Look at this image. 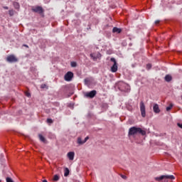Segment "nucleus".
I'll return each mask as SVG.
<instances>
[{
    "mask_svg": "<svg viewBox=\"0 0 182 182\" xmlns=\"http://www.w3.org/2000/svg\"><path fill=\"white\" fill-rule=\"evenodd\" d=\"M9 16H14V15H15V11H14V9L9 10Z\"/></svg>",
    "mask_w": 182,
    "mask_h": 182,
    "instance_id": "18",
    "label": "nucleus"
},
{
    "mask_svg": "<svg viewBox=\"0 0 182 182\" xmlns=\"http://www.w3.org/2000/svg\"><path fill=\"white\" fill-rule=\"evenodd\" d=\"M110 62H113L114 63L111 67V72H112V73H116V72H117V61H116V58H111Z\"/></svg>",
    "mask_w": 182,
    "mask_h": 182,
    "instance_id": "5",
    "label": "nucleus"
},
{
    "mask_svg": "<svg viewBox=\"0 0 182 182\" xmlns=\"http://www.w3.org/2000/svg\"><path fill=\"white\" fill-rule=\"evenodd\" d=\"M26 96H27V97H31V93L26 92Z\"/></svg>",
    "mask_w": 182,
    "mask_h": 182,
    "instance_id": "28",
    "label": "nucleus"
},
{
    "mask_svg": "<svg viewBox=\"0 0 182 182\" xmlns=\"http://www.w3.org/2000/svg\"><path fill=\"white\" fill-rule=\"evenodd\" d=\"M171 109H173V104H170L169 106L166 107V112H170Z\"/></svg>",
    "mask_w": 182,
    "mask_h": 182,
    "instance_id": "20",
    "label": "nucleus"
},
{
    "mask_svg": "<svg viewBox=\"0 0 182 182\" xmlns=\"http://www.w3.org/2000/svg\"><path fill=\"white\" fill-rule=\"evenodd\" d=\"M38 139L41 141H42V143H47L46 139L44 138V136H43V135L41 134H38Z\"/></svg>",
    "mask_w": 182,
    "mask_h": 182,
    "instance_id": "14",
    "label": "nucleus"
},
{
    "mask_svg": "<svg viewBox=\"0 0 182 182\" xmlns=\"http://www.w3.org/2000/svg\"><path fill=\"white\" fill-rule=\"evenodd\" d=\"M90 56L93 59V60H97V59H99V58L102 56V54H100V53H97V55H95V53H91Z\"/></svg>",
    "mask_w": 182,
    "mask_h": 182,
    "instance_id": "9",
    "label": "nucleus"
},
{
    "mask_svg": "<svg viewBox=\"0 0 182 182\" xmlns=\"http://www.w3.org/2000/svg\"><path fill=\"white\" fill-rule=\"evenodd\" d=\"M159 23H160V20H156V21H155V24H156V25H159Z\"/></svg>",
    "mask_w": 182,
    "mask_h": 182,
    "instance_id": "31",
    "label": "nucleus"
},
{
    "mask_svg": "<svg viewBox=\"0 0 182 182\" xmlns=\"http://www.w3.org/2000/svg\"><path fill=\"white\" fill-rule=\"evenodd\" d=\"M147 70H150L151 69V64L149 63L146 65Z\"/></svg>",
    "mask_w": 182,
    "mask_h": 182,
    "instance_id": "26",
    "label": "nucleus"
},
{
    "mask_svg": "<svg viewBox=\"0 0 182 182\" xmlns=\"http://www.w3.org/2000/svg\"><path fill=\"white\" fill-rule=\"evenodd\" d=\"M31 11H32V12H34L35 14H38L39 15H41L42 16H43V14L45 13V10L41 6H33L31 8Z\"/></svg>",
    "mask_w": 182,
    "mask_h": 182,
    "instance_id": "3",
    "label": "nucleus"
},
{
    "mask_svg": "<svg viewBox=\"0 0 182 182\" xmlns=\"http://www.w3.org/2000/svg\"><path fill=\"white\" fill-rule=\"evenodd\" d=\"M3 8H4V9H9V8L8 6H4Z\"/></svg>",
    "mask_w": 182,
    "mask_h": 182,
    "instance_id": "33",
    "label": "nucleus"
},
{
    "mask_svg": "<svg viewBox=\"0 0 182 182\" xmlns=\"http://www.w3.org/2000/svg\"><path fill=\"white\" fill-rule=\"evenodd\" d=\"M113 33H122V28H119L117 27H114L112 29Z\"/></svg>",
    "mask_w": 182,
    "mask_h": 182,
    "instance_id": "12",
    "label": "nucleus"
},
{
    "mask_svg": "<svg viewBox=\"0 0 182 182\" xmlns=\"http://www.w3.org/2000/svg\"><path fill=\"white\" fill-rule=\"evenodd\" d=\"M69 173H70L69 168H65L64 170V176L68 177V176H69Z\"/></svg>",
    "mask_w": 182,
    "mask_h": 182,
    "instance_id": "16",
    "label": "nucleus"
},
{
    "mask_svg": "<svg viewBox=\"0 0 182 182\" xmlns=\"http://www.w3.org/2000/svg\"><path fill=\"white\" fill-rule=\"evenodd\" d=\"M47 123H48L49 124H52V123H53V120L50 118H48Z\"/></svg>",
    "mask_w": 182,
    "mask_h": 182,
    "instance_id": "21",
    "label": "nucleus"
},
{
    "mask_svg": "<svg viewBox=\"0 0 182 182\" xmlns=\"http://www.w3.org/2000/svg\"><path fill=\"white\" fill-rule=\"evenodd\" d=\"M41 89H45V88L48 89V85H46V84H42L41 85Z\"/></svg>",
    "mask_w": 182,
    "mask_h": 182,
    "instance_id": "25",
    "label": "nucleus"
},
{
    "mask_svg": "<svg viewBox=\"0 0 182 182\" xmlns=\"http://www.w3.org/2000/svg\"><path fill=\"white\" fill-rule=\"evenodd\" d=\"M165 80L168 82H171L173 80V77L171 75H166L164 77Z\"/></svg>",
    "mask_w": 182,
    "mask_h": 182,
    "instance_id": "15",
    "label": "nucleus"
},
{
    "mask_svg": "<svg viewBox=\"0 0 182 182\" xmlns=\"http://www.w3.org/2000/svg\"><path fill=\"white\" fill-rule=\"evenodd\" d=\"M76 66H77V64L76 63V62H72L71 63V67L72 68H76Z\"/></svg>",
    "mask_w": 182,
    "mask_h": 182,
    "instance_id": "24",
    "label": "nucleus"
},
{
    "mask_svg": "<svg viewBox=\"0 0 182 182\" xmlns=\"http://www.w3.org/2000/svg\"><path fill=\"white\" fill-rule=\"evenodd\" d=\"M64 79H65V80H66V82H70V80H72V79H73V73L68 71L65 75Z\"/></svg>",
    "mask_w": 182,
    "mask_h": 182,
    "instance_id": "8",
    "label": "nucleus"
},
{
    "mask_svg": "<svg viewBox=\"0 0 182 182\" xmlns=\"http://www.w3.org/2000/svg\"><path fill=\"white\" fill-rule=\"evenodd\" d=\"M68 157L69 160H73V159H75V152H72V151L68 152Z\"/></svg>",
    "mask_w": 182,
    "mask_h": 182,
    "instance_id": "13",
    "label": "nucleus"
},
{
    "mask_svg": "<svg viewBox=\"0 0 182 182\" xmlns=\"http://www.w3.org/2000/svg\"><path fill=\"white\" fill-rule=\"evenodd\" d=\"M96 95H97V91L96 90H92L90 92H87L85 94V97H89L90 99H93V97H95V96H96Z\"/></svg>",
    "mask_w": 182,
    "mask_h": 182,
    "instance_id": "7",
    "label": "nucleus"
},
{
    "mask_svg": "<svg viewBox=\"0 0 182 182\" xmlns=\"http://www.w3.org/2000/svg\"><path fill=\"white\" fill-rule=\"evenodd\" d=\"M43 182H48L46 179L43 180Z\"/></svg>",
    "mask_w": 182,
    "mask_h": 182,
    "instance_id": "34",
    "label": "nucleus"
},
{
    "mask_svg": "<svg viewBox=\"0 0 182 182\" xmlns=\"http://www.w3.org/2000/svg\"><path fill=\"white\" fill-rule=\"evenodd\" d=\"M0 182H1V181H0Z\"/></svg>",
    "mask_w": 182,
    "mask_h": 182,
    "instance_id": "36",
    "label": "nucleus"
},
{
    "mask_svg": "<svg viewBox=\"0 0 182 182\" xmlns=\"http://www.w3.org/2000/svg\"><path fill=\"white\" fill-rule=\"evenodd\" d=\"M85 85H90V78L87 77L84 80Z\"/></svg>",
    "mask_w": 182,
    "mask_h": 182,
    "instance_id": "17",
    "label": "nucleus"
},
{
    "mask_svg": "<svg viewBox=\"0 0 182 182\" xmlns=\"http://www.w3.org/2000/svg\"><path fill=\"white\" fill-rule=\"evenodd\" d=\"M6 182H14V180H12V178H10V177H7V178H6Z\"/></svg>",
    "mask_w": 182,
    "mask_h": 182,
    "instance_id": "23",
    "label": "nucleus"
},
{
    "mask_svg": "<svg viewBox=\"0 0 182 182\" xmlns=\"http://www.w3.org/2000/svg\"><path fill=\"white\" fill-rule=\"evenodd\" d=\"M89 139V136H86L84 139V144L86 143V141H87V139Z\"/></svg>",
    "mask_w": 182,
    "mask_h": 182,
    "instance_id": "30",
    "label": "nucleus"
},
{
    "mask_svg": "<svg viewBox=\"0 0 182 182\" xmlns=\"http://www.w3.org/2000/svg\"><path fill=\"white\" fill-rule=\"evenodd\" d=\"M153 110L154 113H160V108L159 107V105L154 104L153 107Z\"/></svg>",
    "mask_w": 182,
    "mask_h": 182,
    "instance_id": "11",
    "label": "nucleus"
},
{
    "mask_svg": "<svg viewBox=\"0 0 182 182\" xmlns=\"http://www.w3.org/2000/svg\"><path fill=\"white\" fill-rule=\"evenodd\" d=\"M6 60L9 63H16V62H18V58H16V56H15V55L11 54L6 57Z\"/></svg>",
    "mask_w": 182,
    "mask_h": 182,
    "instance_id": "4",
    "label": "nucleus"
},
{
    "mask_svg": "<svg viewBox=\"0 0 182 182\" xmlns=\"http://www.w3.org/2000/svg\"><path fill=\"white\" fill-rule=\"evenodd\" d=\"M177 126H178V127H180V129H182V124L178 123Z\"/></svg>",
    "mask_w": 182,
    "mask_h": 182,
    "instance_id": "29",
    "label": "nucleus"
},
{
    "mask_svg": "<svg viewBox=\"0 0 182 182\" xmlns=\"http://www.w3.org/2000/svg\"><path fill=\"white\" fill-rule=\"evenodd\" d=\"M176 177L173 175H162L159 177L155 178L156 181L168 182V180H174Z\"/></svg>",
    "mask_w": 182,
    "mask_h": 182,
    "instance_id": "2",
    "label": "nucleus"
},
{
    "mask_svg": "<svg viewBox=\"0 0 182 182\" xmlns=\"http://www.w3.org/2000/svg\"><path fill=\"white\" fill-rule=\"evenodd\" d=\"M54 181H59V176L55 175L53 178Z\"/></svg>",
    "mask_w": 182,
    "mask_h": 182,
    "instance_id": "22",
    "label": "nucleus"
},
{
    "mask_svg": "<svg viewBox=\"0 0 182 182\" xmlns=\"http://www.w3.org/2000/svg\"><path fill=\"white\" fill-rule=\"evenodd\" d=\"M13 6L14 9H16V11H19V9H21V5L17 1H13Z\"/></svg>",
    "mask_w": 182,
    "mask_h": 182,
    "instance_id": "10",
    "label": "nucleus"
},
{
    "mask_svg": "<svg viewBox=\"0 0 182 182\" xmlns=\"http://www.w3.org/2000/svg\"><path fill=\"white\" fill-rule=\"evenodd\" d=\"M77 144H80V145L85 144V142L83 141H82V138L81 137H78L77 138Z\"/></svg>",
    "mask_w": 182,
    "mask_h": 182,
    "instance_id": "19",
    "label": "nucleus"
},
{
    "mask_svg": "<svg viewBox=\"0 0 182 182\" xmlns=\"http://www.w3.org/2000/svg\"><path fill=\"white\" fill-rule=\"evenodd\" d=\"M23 46H24L25 48H29V46L26 44H23Z\"/></svg>",
    "mask_w": 182,
    "mask_h": 182,
    "instance_id": "32",
    "label": "nucleus"
},
{
    "mask_svg": "<svg viewBox=\"0 0 182 182\" xmlns=\"http://www.w3.org/2000/svg\"><path fill=\"white\" fill-rule=\"evenodd\" d=\"M136 134H141V136H146V131L137 127H132L131 128H129V132H128L129 137H130L131 136H136Z\"/></svg>",
    "mask_w": 182,
    "mask_h": 182,
    "instance_id": "1",
    "label": "nucleus"
},
{
    "mask_svg": "<svg viewBox=\"0 0 182 182\" xmlns=\"http://www.w3.org/2000/svg\"><path fill=\"white\" fill-rule=\"evenodd\" d=\"M65 89H68V87H65Z\"/></svg>",
    "mask_w": 182,
    "mask_h": 182,
    "instance_id": "35",
    "label": "nucleus"
},
{
    "mask_svg": "<svg viewBox=\"0 0 182 182\" xmlns=\"http://www.w3.org/2000/svg\"><path fill=\"white\" fill-rule=\"evenodd\" d=\"M140 112L142 117H146V105L143 101L140 102Z\"/></svg>",
    "mask_w": 182,
    "mask_h": 182,
    "instance_id": "6",
    "label": "nucleus"
},
{
    "mask_svg": "<svg viewBox=\"0 0 182 182\" xmlns=\"http://www.w3.org/2000/svg\"><path fill=\"white\" fill-rule=\"evenodd\" d=\"M122 178H123L124 180H127V176H126V175H121Z\"/></svg>",
    "mask_w": 182,
    "mask_h": 182,
    "instance_id": "27",
    "label": "nucleus"
}]
</instances>
